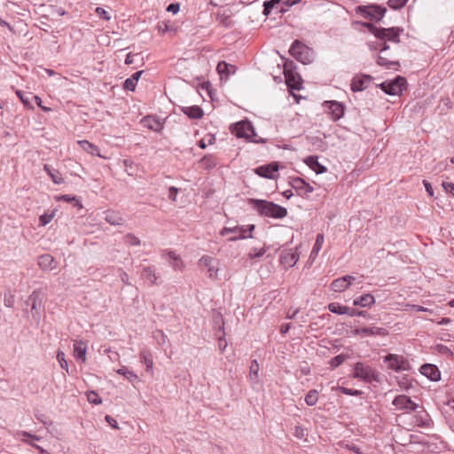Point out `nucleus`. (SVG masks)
<instances>
[{"label":"nucleus","mask_w":454,"mask_h":454,"mask_svg":"<svg viewBox=\"0 0 454 454\" xmlns=\"http://www.w3.org/2000/svg\"><path fill=\"white\" fill-rule=\"evenodd\" d=\"M248 203L261 215L275 219H282L287 215L286 207L264 200L249 199Z\"/></svg>","instance_id":"f257e3e1"},{"label":"nucleus","mask_w":454,"mask_h":454,"mask_svg":"<svg viewBox=\"0 0 454 454\" xmlns=\"http://www.w3.org/2000/svg\"><path fill=\"white\" fill-rule=\"evenodd\" d=\"M364 26L368 27L369 31L375 35L376 38L384 40V45H386V41L399 43L400 33L403 31L399 27H391V28H378L374 27L371 23H364Z\"/></svg>","instance_id":"f03ea898"},{"label":"nucleus","mask_w":454,"mask_h":454,"mask_svg":"<svg viewBox=\"0 0 454 454\" xmlns=\"http://www.w3.org/2000/svg\"><path fill=\"white\" fill-rule=\"evenodd\" d=\"M255 226L254 224L249 225H237L235 227H224L221 230L220 235L226 236L230 233L234 234V236L228 239L229 241H236L238 239H246L247 238H252L253 231Z\"/></svg>","instance_id":"7ed1b4c3"},{"label":"nucleus","mask_w":454,"mask_h":454,"mask_svg":"<svg viewBox=\"0 0 454 454\" xmlns=\"http://www.w3.org/2000/svg\"><path fill=\"white\" fill-rule=\"evenodd\" d=\"M289 53L302 64H309L312 61V50L300 40L294 41L289 49Z\"/></svg>","instance_id":"20e7f679"},{"label":"nucleus","mask_w":454,"mask_h":454,"mask_svg":"<svg viewBox=\"0 0 454 454\" xmlns=\"http://www.w3.org/2000/svg\"><path fill=\"white\" fill-rule=\"evenodd\" d=\"M387 368L395 372L406 371L410 368L408 361L403 356L395 354H388L384 357Z\"/></svg>","instance_id":"39448f33"},{"label":"nucleus","mask_w":454,"mask_h":454,"mask_svg":"<svg viewBox=\"0 0 454 454\" xmlns=\"http://www.w3.org/2000/svg\"><path fill=\"white\" fill-rule=\"evenodd\" d=\"M234 134L238 137H245L248 140H251L253 142H259L258 140H255L254 137L256 136L254 127L249 121H239L237 124H235Z\"/></svg>","instance_id":"423d86ee"},{"label":"nucleus","mask_w":454,"mask_h":454,"mask_svg":"<svg viewBox=\"0 0 454 454\" xmlns=\"http://www.w3.org/2000/svg\"><path fill=\"white\" fill-rule=\"evenodd\" d=\"M388 46L384 45L380 51V54L378 56L377 63L387 68V69H397V67H399V63L397 60L395 59L394 56L390 54L388 51Z\"/></svg>","instance_id":"0eeeda50"},{"label":"nucleus","mask_w":454,"mask_h":454,"mask_svg":"<svg viewBox=\"0 0 454 454\" xmlns=\"http://www.w3.org/2000/svg\"><path fill=\"white\" fill-rule=\"evenodd\" d=\"M217 264L216 259L208 255H203L199 260V266L201 269H207L208 278L211 279H216L218 278L219 268Z\"/></svg>","instance_id":"6e6552de"},{"label":"nucleus","mask_w":454,"mask_h":454,"mask_svg":"<svg viewBox=\"0 0 454 454\" xmlns=\"http://www.w3.org/2000/svg\"><path fill=\"white\" fill-rule=\"evenodd\" d=\"M406 80L403 77H397L389 82H383L381 87L383 90L392 96L399 95L406 88Z\"/></svg>","instance_id":"1a4fd4ad"},{"label":"nucleus","mask_w":454,"mask_h":454,"mask_svg":"<svg viewBox=\"0 0 454 454\" xmlns=\"http://www.w3.org/2000/svg\"><path fill=\"white\" fill-rule=\"evenodd\" d=\"M357 12H359L364 18H371L380 20L384 16L386 8H382L380 6H359L357 7Z\"/></svg>","instance_id":"9d476101"},{"label":"nucleus","mask_w":454,"mask_h":454,"mask_svg":"<svg viewBox=\"0 0 454 454\" xmlns=\"http://www.w3.org/2000/svg\"><path fill=\"white\" fill-rule=\"evenodd\" d=\"M354 377L360 378L364 381L370 382L375 379V373L370 366L358 362L355 365Z\"/></svg>","instance_id":"9b49d317"},{"label":"nucleus","mask_w":454,"mask_h":454,"mask_svg":"<svg viewBox=\"0 0 454 454\" xmlns=\"http://www.w3.org/2000/svg\"><path fill=\"white\" fill-rule=\"evenodd\" d=\"M393 404L399 410L414 411L419 407L410 397L405 395H399L393 400Z\"/></svg>","instance_id":"f8f14e48"},{"label":"nucleus","mask_w":454,"mask_h":454,"mask_svg":"<svg viewBox=\"0 0 454 454\" xmlns=\"http://www.w3.org/2000/svg\"><path fill=\"white\" fill-rule=\"evenodd\" d=\"M353 333L355 335L361 336H387L388 334L387 329L378 326L356 328Z\"/></svg>","instance_id":"ddd939ff"},{"label":"nucleus","mask_w":454,"mask_h":454,"mask_svg":"<svg viewBox=\"0 0 454 454\" xmlns=\"http://www.w3.org/2000/svg\"><path fill=\"white\" fill-rule=\"evenodd\" d=\"M140 122L145 128L155 132H160L164 127L163 122L153 115H146L143 117Z\"/></svg>","instance_id":"4468645a"},{"label":"nucleus","mask_w":454,"mask_h":454,"mask_svg":"<svg viewBox=\"0 0 454 454\" xmlns=\"http://www.w3.org/2000/svg\"><path fill=\"white\" fill-rule=\"evenodd\" d=\"M279 166L278 162H272L268 165L260 166L255 168V173L265 178L273 179L275 173L278 170Z\"/></svg>","instance_id":"2eb2a0df"},{"label":"nucleus","mask_w":454,"mask_h":454,"mask_svg":"<svg viewBox=\"0 0 454 454\" xmlns=\"http://www.w3.org/2000/svg\"><path fill=\"white\" fill-rule=\"evenodd\" d=\"M354 279L355 278L349 275L339 278L332 282L331 288L334 292H343L350 286Z\"/></svg>","instance_id":"dca6fc26"},{"label":"nucleus","mask_w":454,"mask_h":454,"mask_svg":"<svg viewBox=\"0 0 454 454\" xmlns=\"http://www.w3.org/2000/svg\"><path fill=\"white\" fill-rule=\"evenodd\" d=\"M325 105L328 106L329 114L333 121H338L343 116L345 107L341 103L338 101H326Z\"/></svg>","instance_id":"f3484780"},{"label":"nucleus","mask_w":454,"mask_h":454,"mask_svg":"<svg viewBox=\"0 0 454 454\" xmlns=\"http://www.w3.org/2000/svg\"><path fill=\"white\" fill-rule=\"evenodd\" d=\"M299 255L292 249L285 250L280 256V262L286 268H291L296 264Z\"/></svg>","instance_id":"a211bd4d"},{"label":"nucleus","mask_w":454,"mask_h":454,"mask_svg":"<svg viewBox=\"0 0 454 454\" xmlns=\"http://www.w3.org/2000/svg\"><path fill=\"white\" fill-rule=\"evenodd\" d=\"M420 372L432 381H438L441 379L440 371L434 364H426L422 365Z\"/></svg>","instance_id":"6ab92c4d"},{"label":"nucleus","mask_w":454,"mask_h":454,"mask_svg":"<svg viewBox=\"0 0 454 454\" xmlns=\"http://www.w3.org/2000/svg\"><path fill=\"white\" fill-rule=\"evenodd\" d=\"M292 187L298 192L300 195H307L313 192V187L306 183L302 178L301 177H295L292 181Z\"/></svg>","instance_id":"aec40b11"},{"label":"nucleus","mask_w":454,"mask_h":454,"mask_svg":"<svg viewBox=\"0 0 454 454\" xmlns=\"http://www.w3.org/2000/svg\"><path fill=\"white\" fill-rule=\"evenodd\" d=\"M38 265L43 270H51L56 268L57 262L51 254H43L38 258Z\"/></svg>","instance_id":"412c9836"},{"label":"nucleus","mask_w":454,"mask_h":454,"mask_svg":"<svg viewBox=\"0 0 454 454\" xmlns=\"http://www.w3.org/2000/svg\"><path fill=\"white\" fill-rule=\"evenodd\" d=\"M370 82H371L370 76H364L363 78L354 77L352 79L350 87L353 91H362L368 87Z\"/></svg>","instance_id":"4be33fe9"},{"label":"nucleus","mask_w":454,"mask_h":454,"mask_svg":"<svg viewBox=\"0 0 454 454\" xmlns=\"http://www.w3.org/2000/svg\"><path fill=\"white\" fill-rule=\"evenodd\" d=\"M305 164L309 167L313 171L317 174H323L326 172L327 168L318 162V158L317 156H308L304 160Z\"/></svg>","instance_id":"5701e85b"},{"label":"nucleus","mask_w":454,"mask_h":454,"mask_svg":"<svg viewBox=\"0 0 454 454\" xmlns=\"http://www.w3.org/2000/svg\"><path fill=\"white\" fill-rule=\"evenodd\" d=\"M86 344L82 341H75L74 344V356L77 360H81L82 362H85L86 360Z\"/></svg>","instance_id":"b1692460"},{"label":"nucleus","mask_w":454,"mask_h":454,"mask_svg":"<svg viewBox=\"0 0 454 454\" xmlns=\"http://www.w3.org/2000/svg\"><path fill=\"white\" fill-rule=\"evenodd\" d=\"M286 81V84L289 88L293 90H301V77L299 75H296L293 74L292 72H285Z\"/></svg>","instance_id":"393cba45"},{"label":"nucleus","mask_w":454,"mask_h":454,"mask_svg":"<svg viewBox=\"0 0 454 454\" xmlns=\"http://www.w3.org/2000/svg\"><path fill=\"white\" fill-rule=\"evenodd\" d=\"M141 277L150 282L151 285H158L159 276H157L153 267L146 266L143 268Z\"/></svg>","instance_id":"a878e982"},{"label":"nucleus","mask_w":454,"mask_h":454,"mask_svg":"<svg viewBox=\"0 0 454 454\" xmlns=\"http://www.w3.org/2000/svg\"><path fill=\"white\" fill-rule=\"evenodd\" d=\"M43 169L47 172L54 184H61L64 183V178L59 170L47 164L44 165Z\"/></svg>","instance_id":"bb28decb"},{"label":"nucleus","mask_w":454,"mask_h":454,"mask_svg":"<svg viewBox=\"0 0 454 454\" xmlns=\"http://www.w3.org/2000/svg\"><path fill=\"white\" fill-rule=\"evenodd\" d=\"M182 111L191 119H200L204 114L199 106L183 107Z\"/></svg>","instance_id":"cd10ccee"},{"label":"nucleus","mask_w":454,"mask_h":454,"mask_svg":"<svg viewBox=\"0 0 454 454\" xmlns=\"http://www.w3.org/2000/svg\"><path fill=\"white\" fill-rule=\"evenodd\" d=\"M375 303V299L372 294H364L356 300H354L353 304L355 306H361V307H371L372 304Z\"/></svg>","instance_id":"c85d7f7f"},{"label":"nucleus","mask_w":454,"mask_h":454,"mask_svg":"<svg viewBox=\"0 0 454 454\" xmlns=\"http://www.w3.org/2000/svg\"><path fill=\"white\" fill-rule=\"evenodd\" d=\"M105 220L111 225H121L123 219L118 212L107 211L106 212Z\"/></svg>","instance_id":"c756f323"},{"label":"nucleus","mask_w":454,"mask_h":454,"mask_svg":"<svg viewBox=\"0 0 454 454\" xmlns=\"http://www.w3.org/2000/svg\"><path fill=\"white\" fill-rule=\"evenodd\" d=\"M324 240H325L324 235L322 233H318L317 235L314 247L310 252L309 259L314 260L317 256L319 251L321 250V248L323 247Z\"/></svg>","instance_id":"7c9ffc66"},{"label":"nucleus","mask_w":454,"mask_h":454,"mask_svg":"<svg viewBox=\"0 0 454 454\" xmlns=\"http://www.w3.org/2000/svg\"><path fill=\"white\" fill-rule=\"evenodd\" d=\"M140 357L142 359V362L145 364L146 371L152 372L153 367V359L151 352L146 349H143L140 352Z\"/></svg>","instance_id":"2f4dec72"},{"label":"nucleus","mask_w":454,"mask_h":454,"mask_svg":"<svg viewBox=\"0 0 454 454\" xmlns=\"http://www.w3.org/2000/svg\"><path fill=\"white\" fill-rule=\"evenodd\" d=\"M78 144L81 145L82 150H84L85 152H87L92 155L101 156L99 153L98 147L96 146L95 145L90 143L89 141L82 140V141H78Z\"/></svg>","instance_id":"473e14b6"},{"label":"nucleus","mask_w":454,"mask_h":454,"mask_svg":"<svg viewBox=\"0 0 454 454\" xmlns=\"http://www.w3.org/2000/svg\"><path fill=\"white\" fill-rule=\"evenodd\" d=\"M328 309L334 314L345 315L349 313L350 308L340 305L337 302H333L328 305Z\"/></svg>","instance_id":"72a5a7b5"},{"label":"nucleus","mask_w":454,"mask_h":454,"mask_svg":"<svg viewBox=\"0 0 454 454\" xmlns=\"http://www.w3.org/2000/svg\"><path fill=\"white\" fill-rule=\"evenodd\" d=\"M318 392L315 389L309 390L305 396V403L309 406H313L317 403Z\"/></svg>","instance_id":"f704fd0d"},{"label":"nucleus","mask_w":454,"mask_h":454,"mask_svg":"<svg viewBox=\"0 0 454 454\" xmlns=\"http://www.w3.org/2000/svg\"><path fill=\"white\" fill-rule=\"evenodd\" d=\"M201 162L208 169L214 168L217 165L215 157L211 154L204 156Z\"/></svg>","instance_id":"c9c22d12"},{"label":"nucleus","mask_w":454,"mask_h":454,"mask_svg":"<svg viewBox=\"0 0 454 454\" xmlns=\"http://www.w3.org/2000/svg\"><path fill=\"white\" fill-rule=\"evenodd\" d=\"M116 372L120 375L124 376L127 380L129 381H133L135 380H137V374H135L132 371H129L127 367L122 366L121 368L118 369Z\"/></svg>","instance_id":"e433bc0d"},{"label":"nucleus","mask_w":454,"mask_h":454,"mask_svg":"<svg viewBox=\"0 0 454 454\" xmlns=\"http://www.w3.org/2000/svg\"><path fill=\"white\" fill-rule=\"evenodd\" d=\"M56 210H51L45 212L43 215H42L39 218V223L41 226H45L48 224L55 216Z\"/></svg>","instance_id":"4c0bfd02"},{"label":"nucleus","mask_w":454,"mask_h":454,"mask_svg":"<svg viewBox=\"0 0 454 454\" xmlns=\"http://www.w3.org/2000/svg\"><path fill=\"white\" fill-rule=\"evenodd\" d=\"M347 357L348 356L343 354L333 357L329 362L331 369H335L339 367L347 359Z\"/></svg>","instance_id":"58836bf2"},{"label":"nucleus","mask_w":454,"mask_h":454,"mask_svg":"<svg viewBox=\"0 0 454 454\" xmlns=\"http://www.w3.org/2000/svg\"><path fill=\"white\" fill-rule=\"evenodd\" d=\"M58 200H62V201L70 202V203L74 202V205L78 208L82 207V202L80 200H78L75 196H72V195H68V194L60 195L59 197H58Z\"/></svg>","instance_id":"ea45409f"},{"label":"nucleus","mask_w":454,"mask_h":454,"mask_svg":"<svg viewBox=\"0 0 454 454\" xmlns=\"http://www.w3.org/2000/svg\"><path fill=\"white\" fill-rule=\"evenodd\" d=\"M87 400L89 403L93 404H100L102 403L101 398L99 397L98 394L95 391H87L86 392Z\"/></svg>","instance_id":"a19ab883"},{"label":"nucleus","mask_w":454,"mask_h":454,"mask_svg":"<svg viewBox=\"0 0 454 454\" xmlns=\"http://www.w3.org/2000/svg\"><path fill=\"white\" fill-rule=\"evenodd\" d=\"M30 299L33 300L31 307L32 309H37V308L40 309L42 307V298H40V294L38 292H33V294H30Z\"/></svg>","instance_id":"79ce46f5"},{"label":"nucleus","mask_w":454,"mask_h":454,"mask_svg":"<svg viewBox=\"0 0 454 454\" xmlns=\"http://www.w3.org/2000/svg\"><path fill=\"white\" fill-rule=\"evenodd\" d=\"M57 360L59 363V365L62 369L68 372V364L65 358V353L63 351L59 350L57 353Z\"/></svg>","instance_id":"37998d69"},{"label":"nucleus","mask_w":454,"mask_h":454,"mask_svg":"<svg viewBox=\"0 0 454 454\" xmlns=\"http://www.w3.org/2000/svg\"><path fill=\"white\" fill-rule=\"evenodd\" d=\"M124 239L125 242L129 246H139L141 244L140 239L131 233L127 234Z\"/></svg>","instance_id":"c03bdc74"},{"label":"nucleus","mask_w":454,"mask_h":454,"mask_svg":"<svg viewBox=\"0 0 454 454\" xmlns=\"http://www.w3.org/2000/svg\"><path fill=\"white\" fill-rule=\"evenodd\" d=\"M408 0H388L387 4L390 8L397 10L403 8Z\"/></svg>","instance_id":"a18cd8bd"},{"label":"nucleus","mask_w":454,"mask_h":454,"mask_svg":"<svg viewBox=\"0 0 454 454\" xmlns=\"http://www.w3.org/2000/svg\"><path fill=\"white\" fill-rule=\"evenodd\" d=\"M279 4L278 0H270L266 1L263 4V14L268 16L271 11V9L277 4Z\"/></svg>","instance_id":"49530a36"},{"label":"nucleus","mask_w":454,"mask_h":454,"mask_svg":"<svg viewBox=\"0 0 454 454\" xmlns=\"http://www.w3.org/2000/svg\"><path fill=\"white\" fill-rule=\"evenodd\" d=\"M33 4L35 6H38L39 11L35 10V12L42 14L43 16H46L45 13L43 12V9L45 8V4L49 3L51 0H33Z\"/></svg>","instance_id":"de8ad7c7"},{"label":"nucleus","mask_w":454,"mask_h":454,"mask_svg":"<svg viewBox=\"0 0 454 454\" xmlns=\"http://www.w3.org/2000/svg\"><path fill=\"white\" fill-rule=\"evenodd\" d=\"M232 67H233V66L229 65L225 61H221L217 65V71L220 74H228L230 73L229 68H232Z\"/></svg>","instance_id":"09e8293b"},{"label":"nucleus","mask_w":454,"mask_h":454,"mask_svg":"<svg viewBox=\"0 0 454 454\" xmlns=\"http://www.w3.org/2000/svg\"><path fill=\"white\" fill-rule=\"evenodd\" d=\"M15 93L23 103L24 106L28 107V97L27 96V92L20 90H16Z\"/></svg>","instance_id":"8fccbe9b"},{"label":"nucleus","mask_w":454,"mask_h":454,"mask_svg":"<svg viewBox=\"0 0 454 454\" xmlns=\"http://www.w3.org/2000/svg\"><path fill=\"white\" fill-rule=\"evenodd\" d=\"M265 253H266L265 248H261L259 250L251 249V251L248 254V257L250 259L259 258V257H262Z\"/></svg>","instance_id":"3c124183"},{"label":"nucleus","mask_w":454,"mask_h":454,"mask_svg":"<svg viewBox=\"0 0 454 454\" xmlns=\"http://www.w3.org/2000/svg\"><path fill=\"white\" fill-rule=\"evenodd\" d=\"M170 265L174 270H183L184 268V263L180 256L173 261Z\"/></svg>","instance_id":"603ef678"},{"label":"nucleus","mask_w":454,"mask_h":454,"mask_svg":"<svg viewBox=\"0 0 454 454\" xmlns=\"http://www.w3.org/2000/svg\"><path fill=\"white\" fill-rule=\"evenodd\" d=\"M119 277L121 280V282L126 286H131V283L129 282V275L126 271H124L122 269H118Z\"/></svg>","instance_id":"864d4df0"},{"label":"nucleus","mask_w":454,"mask_h":454,"mask_svg":"<svg viewBox=\"0 0 454 454\" xmlns=\"http://www.w3.org/2000/svg\"><path fill=\"white\" fill-rule=\"evenodd\" d=\"M137 87V83L129 77L125 80L123 88L129 91H134Z\"/></svg>","instance_id":"5fc2aeb1"},{"label":"nucleus","mask_w":454,"mask_h":454,"mask_svg":"<svg viewBox=\"0 0 454 454\" xmlns=\"http://www.w3.org/2000/svg\"><path fill=\"white\" fill-rule=\"evenodd\" d=\"M96 13L105 20H109L111 19L109 13L102 7H97Z\"/></svg>","instance_id":"6e6d98bb"},{"label":"nucleus","mask_w":454,"mask_h":454,"mask_svg":"<svg viewBox=\"0 0 454 454\" xmlns=\"http://www.w3.org/2000/svg\"><path fill=\"white\" fill-rule=\"evenodd\" d=\"M444 191L447 193H450L454 197V184L450 182H442V184Z\"/></svg>","instance_id":"4d7b16f0"},{"label":"nucleus","mask_w":454,"mask_h":454,"mask_svg":"<svg viewBox=\"0 0 454 454\" xmlns=\"http://www.w3.org/2000/svg\"><path fill=\"white\" fill-rule=\"evenodd\" d=\"M258 372H259V364L257 363L256 360H253L251 362L250 370H249L250 375H254L255 377H257Z\"/></svg>","instance_id":"13d9d810"},{"label":"nucleus","mask_w":454,"mask_h":454,"mask_svg":"<svg viewBox=\"0 0 454 454\" xmlns=\"http://www.w3.org/2000/svg\"><path fill=\"white\" fill-rule=\"evenodd\" d=\"M177 193H178L177 188H176L174 186L169 187V189H168V199L171 201H176V200Z\"/></svg>","instance_id":"bf43d9fd"},{"label":"nucleus","mask_w":454,"mask_h":454,"mask_svg":"<svg viewBox=\"0 0 454 454\" xmlns=\"http://www.w3.org/2000/svg\"><path fill=\"white\" fill-rule=\"evenodd\" d=\"M340 392L345 394V395H358L361 394V391L359 390H353V389H350V388H347V387H340Z\"/></svg>","instance_id":"052dcab7"},{"label":"nucleus","mask_w":454,"mask_h":454,"mask_svg":"<svg viewBox=\"0 0 454 454\" xmlns=\"http://www.w3.org/2000/svg\"><path fill=\"white\" fill-rule=\"evenodd\" d=\"M437 348H438L439 352L442 354H445V355L450 356H453L452 351L448 347H446L444 345H438Z\"/></svg>","instance_id":"680f3d73"},{"label":"nucleus","mask_w":454,"mask_h":454,"mask_svg":"<svg viewBox=\"0 0 454 454\" xmlns=\"http://www.w3.org/2000/svg\"><path fill=\"white\" fill-rule=\"evenodd\" d=\"M180 10V4L178 3L170 4L167 7V11L173 13H177Z\"/></svg>","instance_id":"e2e57ef3"},{"label":"nucleus","mask_w":454,"mask_h":454,"mask_svg":"<svg viewBox=\"0 0 454 454\" xmlns=\"http://www.w3.org/2000/svg\"><path fill=\"white\" fill-rule=\"evenodd\" d=\"M34 100H35V104H36L39 107H41L44 112H50V111L51 110L50 107H47V106H43V104H42V103H43V101H42V99H41V98H40V97H38V96H35V97H34Z\"/></svg>","instance_id":"0e129e2a"},{"label":"nucleus","mask_w":454,"mask_h":454,"mask_svg":"<svg viewBox=\"0 0 454 454\" xmlns=\"http://www.w3.org/2000/svg\"><path fill=\"white\" fill-rule=\"evenodd\" d=\"M105 419H106V422H108V423H109V425H110L112 427H114V428H115V429H117V428H118V423H117V421H116L114 418H112L110 415H106Z\"/></svg>","instance_id":"69168bd1"},{"label":"nucleus","mask_w":454,"mask_h":454,"mask_svg":"<svg viewBox=\"0 0 454 454\" xmlns=\"http://www.w3.org/2000/svg\"><path fill=\"white\" fill-rule=\"evenodd\" d=\"M423 184L426 188V191L427 192L428 195L430 197H433L434 196V190H433V187L431 185V184L429 182H427V180H424L423 181Z\"/></svg>","instance_id":"338daca9"},{"label":"nucleus","mask_w":454,"mask_h":454,"mask_svg":"<svg viewBox=\"0 0 454 454\" xmlns=\"http://www.w3.org/2000/svg\"><path fill=\"white\" fill-rule=\"evenodd\" d=\"M294 435L297 438H302L304 436V430L301 426H296L294 428Z\"/></svg>","instance_id":"774afa93"}]
</instances>
